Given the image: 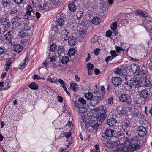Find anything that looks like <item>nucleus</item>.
I'll use <instances>...</instances> for the list:
<instances>
[{
    "label": "nucleus",
    "instance_id": "nucleus-1",
    "mask_svg": "<svg viewBox=\"0 0 152 152\" xmlns=\"http://www.w3.org/2000/svg\"><path fill=\"white\" fill-rule=\"evenodd\" d=\"M78 101L80 103L76 102H75L74 103L75 110L78 112L80 121L82 127L86 128L88 126V122L89 120L88 118V116L87 109L83 107L84 105L86 104V101L82 97L79 98Z\"/></svg>",
    "mask_w": 152,
    "mask_h": 152
},
{
    "label": "nucleus",
    "instance_id": "nucleus-2",
    "mask_svg": "<svg viewBox=\"0 0 152 152\" xmlns=\"http://www.w3.org/2000/svg\"><path fill=\"white\" fill-rule=\"evenodd\" d=\"M129 143L128 147L121 145L114 152H133L140 148V141L138 137H133L129 140Z\"/></svg>",
    "mask_w": 152,
    "mask_h": 152
},
{
    "label": "nucleus",
    "instance_id": "nucleus-3",
    "mask_svg": "<svg viewBox=\"0 0 152 152\" xmlns=\"http://www.w3.org/2000/svg\"><path fill=\"white\" fill-rule=\"evenodd\" d=\"M94 111L97 112V116L96 117L98 119H99V121L102 119H105L107 116L106 113L107 108L102 105L94 109Z\"/></svg>",
    "mask_w": 152,
    "mask_h": 152
},
{
    "label": "nucleus",
    "instance_id": "nucleus-4",
    "mask_svg": "<svg viewBox=\"0 0 152 152\" xmlns=\"http://www.w3.org/2000/svg\"><path fill=\"white\" fill-rule=\"evenodd\" d=\"M92 120L89 123V125L93 129L97 131L99 128V124L98 122L99 121V119H98L95 116H92Z\"/></svg>",
    "mask_w": 152,
    "mask_h": 152
},
{
    "label": "nucleus",
    "instance_id": "nucleus-5",
    "mask_svg": "<svg viewBox=\"0 0 152 152\" xmlns=\"http://www.w3.org/2000/svg\"><path fill=\"white\" fill-rule=\"evenodd\" d=\"M115 74L121 76L123 78H125L126 79L128 78L130 79V76L127 75L124 72V68L121 67H118L115 69Z\"/></svg>",
    "mask_w": 152,
    "mask_h": 152
},
{
    "label": "nucleus",
    "instance_id": "nucleus-6",
    "mask_svg": "<svg viewBox=\"0 0 152 152\" xmlns=\"http://www.w3.org/2000/svg\"><path fill=\"white\" fill-rule=\"evenodd\" d=\"M86 98L89 100L95 102L94 104H97L99 101V97L98 96H93L92 93L88 92L85 95Z\"/></svg>",
    "mask_w": 152,
    "mask_h": 152
},
{
    "label": "nucleus",
    "instance_id": "nucleus-7",
    "mask_svg": "<svg viewBox=\"0 0 152 152\" xmlns=\"http://www.w3.org/2000/svg\"><path fill=\"white\" fill-rule=\"evenodd\" d=\"M107 145L111 148H115L118 145V142L115 138L111 137L107 140Z\"/></svg>",
    "mask_w": 152,
    "mask_h": 152
},
{
    "label": "nucleus",
    "instance_id": "nucleus-8",
    "mask_svg": "<svg viewBox=\"0 0 152 152\" xmlns=\"http://www.w3.org/2000/svg\"><path fill=\"white\" fill-rule=\"evenodd\" d=\"M136 74L138 75V77L139 78V80L141 81V79H143L146 77L147 74L145 71L140 69H137L135 72Z\"/></svg>",
    "mask_w": 152,
    "mask_h": 152
},
{
    "label": "nucleus",
    "instance_id": "nucleus-9",
    "mask_svg": "<svg viewBox=\"0 0 152 152\" xmlns=\"http://www.w3.org/2000/svg\"><path fill=\"white\" fill-rule=\"evenodd\" d=\"M140 82V81L139 80H134V79H131V82H130V83H129V90L130 91L132 88L134 89L141 86Z\"/></svg>",
    "mask_w": 152,
    "mask_h": 152
},
{
    "label": "nucleus",
    "instance_id": "nucleus-10",
    "mask_svg": "<svg viewBox=\"0 0 152 152\" xmlns=\"http://www.w3.org/2000/svg\"><path fill=\"white\" fill-rule=\"evenodd\" d=\"M26 15L24 17L25 18H27V19L30 20L31 19L30 17L32 13H33L34 11L33 10L32 8L30 5H27L26 7Z\"/></svg>",
    "mask_w": 152,
    "mask_h": 152
},
{
    "label": "nucleus",
    "instance_id": "nucleus-11",
    "mask_svg": "<svg viewBox=\"0 0 152 152\" xmlns=\"http://www.w3.org/2000/svg\"><path fill=\"white\" fill-rule=\"evenodd\" d=\"M52 6L50 3L46 2L40 3L39 4L38 8L40 10H48L52 8Z\"/></svg>",
    "mask_w": 152,
    "mask_h": 152
},
{
    "label": "nucleus",
    "instance_id": "nucleus-12",
    "mask_svg": "<svg viewBox=\"0 0 152 152\" xmlns=\"http://www.w3.org/2000/svg\"><path fill=\"white\" fill-rule=\"evenodd\" d=\"M120 101L122 102H126L128 104L131 103V99L130 97L127 96L125 94H121L119 97Z\"/></svg>",
    "mask_w": 152,
    "mask_h": 152
},
{
    "label": "nucleus",
    "instance_id": "nucleus-13",
    "mask_svg": "<svg viewBox=\"0 0 152 152\" xmlns=\"http://www.w3.org/2000/svg\"><path fill=\"white\" fill-rule=\"evenodd\" d=\"M20 20L19 17L17 15L12 18L11 21L13 26L18 27L21 25V22Z\"/></svg>",
    "mask_w": 152,
    "mask_h": 152
},
{
    "label": "nucleus",
    "instance_id": "nucleus-14",
    "mask_svg": "<svg viewBox=\"0 0 152 152\" xmlns=\"http://www.w3.org/2000/svg\"><path fill=\"white\" fill-rule=\"evenodd\" d=\"M137 131L139 136L141 137L145 136L147 133L146 128L142 126H139Z\"/></svg>",
    "mask_w": 152,
    "mask_h": 152
},
{
    "label": "nucleus",
    "instance_id": "nucleus-15",
    "mask_svg": "<svg viewBox=\"0 0 152 152\" xmlns=\"http://www.w3.org/2000/svg\"><path fill=\"white\" fill-rule=\"evenodd\" d=\"M139 93L141 97L144 99L145 100H147L149 93L148 89H144L140 91Z\"/></svg>",
    "mask_w": 152,
    "mask_h": 152
},
{
    "label": "nucleus",
    "instance_id": "nucleus-16",
    "mask_svg": "<svg viewBox=\"0 0 152 152\" xmlns=\"http://www.w3.org/2000/svg\"><path fill=\"white\" fill-rule=\"evenodd\" d=\"M140 85L141 86H145L150 88H152V85L150 83L149 80L146 77L145 78L141 79L140 81Z\"/></svg>",
    "mask_w": 152,
    "mask_h": 152
},
{
    "label": "nucleus",
    "instance_id": "nucleus-17",
    "mask_svg": "<svg viewBox=\"0 0 152 152\" xmlns=\"http://www.w3.org/2000/svg\"><path fill=\"white\" fill-rule=\"evenodd\" d=\"M111 81L114 85L118 86L121 84L122 79L118 77H114L112 78Z\"/></svg>",
    "mask_w": 152,
    "mask_h": 152
},
{
    "label": "nucleus",
    "instance_id": "nucleus-18",
    "mask_svg": "<svg viewBox=\"0 0 152 152\" xmlns=\"http://www.w3.org/2000/svg\"><path fill=\"white\" fill-rule=\"evenodd\" d=\"M135 14L137 16L141 18H145L148 16V13L146 11H137Z\"/></svg>",
    "mask_w": 152,
    "mask_h": 152
},
{
    "label": "nucleus",
    "instance_id": "nucleus-19",
    "mask_svg": "<svg viewBox=\"0 0 152 152\" xmlns=\"http://www.w3.org/2000/svg\"><path fill=\"white\" fill-rule=\"evenodd\" d=\"M117 122L116 119L113 118H110L107 119V123L110 126H114Z\"/></svg>",
    "mask_w": 152,
    "mask_h": 152
},
{
    "label": "nucleus",
    "instance_id": "nucleus-20",
    "mask_svg": "<svg viewBox=\"0 0 152 152\" xmlns=\"http://www.w3.org/2000/svg\"><path fill=\"white\" fill-rule=\"evenodd\" d=\"M119 107H117L116 109L118 111V114L120 115H123L126 114V107L123 106L120 110H119Z\"/></svg>",
    "mask_w": 152,
    "mask_h": 152
},
{
    "label": "nucleus",
    "instance_id": "nucleus-21",
    "mask_svg": "<svg viewBox=\"0 0 152 152\" xmlns=\"http://www.w3.org/2000/svg\"><path fill=\"white\" fill-rule=\"evenodd\" d=\"M29 59L26 58L24 60L22 61L20 64L19 68L20 69H23L26 66L28 62Z\"/></svg>",
    "mask_w": 152,
    "mask_h": 152
},
{
    "label": "nucleus",
    "instance_id": "nucleus-22",
    "mask_svg": "<svg viewBox=\"0 0 152 152\" xmlns=\"http://www.w3.org/2000/svg\"><path fill=\"white\" fill-rule=\"evenodd\" d=\"M64 20L61 16L56 20V26L57 27H61L62 26L64 25Z\"/></svg>",
    "mask_w": 152,
    "mask_h": 152
},
{
    "label": "nucleus",
    "instance_id": "nucleus-23",
    "mask_svg": "<svg viewBox=\"0 0 152 152\" xmlns=\"http://www.w3.org/2000/svg\"><path fill=\"white\" fill-rule=\"evenodd\" d=\"M129 78L130 79L128 78L129 80L128 79H126L125 78H123V79H124L123 80V86H124L128 91L129 90V83H130V82L131 81V79L130 77Z\"/></svg>",
    "mask_w": 152,
    "mask_h": 152
},
{
    "label": "nucleus",
    "instance_id": "nucleus-24",
    "mask_svg": "<svg viewBox=\"0 0 152 152\" xmlns=\"http://www.w3.org/2000/svg\"><path fill=\"white\" fill-rule=\"evenodd\" d=\"M70 87L71 89L74 91H76L78 88L77 84L75 82L70 83Z\"/></svg>",
    "mask_w": 152,
    "mask_h": 152
},
{
    "label": "nucleus",
    "instance_id": "nucleus-25",
    "mask_svg": "<svg viewBox=\"0 0 152 152\" xmlns=\"http://www.w3.org/2000/svg\"><path fill=\"white\" fill-rule=\"evenodd\" d=\"M105 134L107 137H112L114 134V130L107 129L105 132Z\"/></svg>",
    "mask_w": 152,
    "mask_h": 152
},
{
    "label": "nucleus",
    "instance_id": "nucleus-26",
    "mask_svg": "<svg viewBox=\"0 0 152 152\" xmlns=\"http://www.w3.org/2000/svg\"><path fill=\"white\" fill-rule=\"evenodd\" d=\"M46 80L47 82H50L51 83H57L58 81V80L56 77H53L52 78H51L50 76H49Z\"/></svg>",
    "mask_w": 152,
    "mask_h": 152
},
{
    "label": "nucleus",
    "instance_id": "nucleus-27",
    "mask_svg": "<svg viewBox=\"0 0 152 152\" xmlns=\"http://www.w3.org/2000/svg\"><path fill=\"white\" fill-rule=\"evenodd\" d=\"M68 40V43L70 45H74L76 42L75 38L73 36L69 37Z\"/></svg>",
    "mask_w": 152,
    "mask_h": 152
},
{
    "label": "nucleus",
    "instance_id": "nucleus-28",
    "mask_svg": "<svg viewBox=\"0 0 152 152\" xmlns=\"http://www.w3.org/2000/svg\"><path fill=\"white\" fill-rule=\"evenodd\" d=\"M14 50L16 52L19 53L22 50L23 47L20 44H17L15 45L14 46Z\"/></svg>",
    "mask_w": 152,
    "mask_h": 152
},
{
    "label": "nucleus",
    "instance_id": "nucleus-29",
    "mask_svg": "<svg viewBox=\"0 0 152 152\" xmlns=\"http://www.w3.org/2000/svg\"><path fill=\"white\" fill-rule=\"evenodd\" d=\"M5 38L7 41L9 42H11L13 38L10 32H8L5 35Z\"/></svg>",
    "mask_w": 152,
    "mask_h": 152
},
{
    "label": "nucleus",
    "instance_id": "nucleus-30",
    "mask_svg": "<svg viewBox=\"0 0 152 152\" xmlns=\"http://www.w3.org/2000/svg\"><path fill=\"white\" fill-rule=\"evenodd\" d=\"M100 18L98 17H95L92 20L91 22L93 24L98 25L100 22Z\"/></svg>",
    "mask_w": 152,
    "mask_h": 152
},
{
    "label": "nucleus",
    "instance_id": "nucleus-31",
    "mask_svg": "<svg viewBox=\"0 0 152 152\" xmlns=\"http://www.w3.org/2000/svg\"><path fill=\"white\" fill-rule=\"evenodd\" d=\"M124 45V43H121V47L119 46H115V50L117 53H118L120 51H125V49L124 48V46H122Z\"/></svg>",
    "mask_w": 152,
    "mask_h": 152
},
{
    "label": "nucleus",
    "instance_id": "nucleus-32",
    "mask_svg": "<svg viewBox=\"0 0 152 152\" xmlns=\"http://www.w3.org/2000/svg\"><path fill=\"white\" fill-rule=\"evenodd\" d=\"M68 7L69 10L72 12L74 11L76 8L75 4L74 3H71L68 5Z\"/></svg>",
    "mask_w": 152,
    "mask_h": 152
},
{
    "label": "nucleus",
    "instance_id": "nucleus-33",
    "mask_svg": "<svg viewBox=\"0 0 152 152\" xmlns=\"http://www.w3.org/2000/svg\"><path fill=\"white\" fill-rule=\"evenodd\" d=\"M28 86L31 89L33 90H37L38 88L37 85L35 82L31 83Z\"/></svg>",
    "mask_w": 152,
    "mask_h": 152
},
{
    "label": "nucleus",
    "instance_id": "nucleus-34",
    "mask_svg": "<svg viewBox=\"0 0 152 152\" xmlns=\"http://www.w3.org/2000/svg\"><path fill=\"white\" fill-rule=\"evenodd\" d=\"M48 57L50 58V61L53 62L55 61L57 58V56L56 55L54 54L53 56H52L51 55V53L49 54Z\"/></svg>",
    "mask_w": 152,
    "mask_h": 152
},
{
    "label": "nucleus",
    "instance_id": "nucleus-35",
    "mask_svg": "<svg viewBox=\"0 0 152 152\" xmlns=\"http://www.w3.org/2000/svg\"><path fill=\"white\" fill-rule=\"evenodd\" d=\"M2 3L4 7L9 6L11 4V0H2Z\"/></svg>",
    "mask_w": 152,
    "mask_h": 152
},
{
    "label": "nucleus",
    "instance_id": "nucleus-36",
    "mask_svg": "<svg viewBox=\"0 0 152 152\" xmlns=\"http://www.w3.org/2000/svg\"><path fill=\"white\" fill-rule=\"evenodd\" d=\"M58 53L59 55H61L63 54L64 52V49L62 46H59L58 47V50H57Z\"/></svg>",
    "mask_w": 152,
    "mask_h": 152
},
{
    "label": "nucleus",
    "instance_id": "nucleus-37",
    "mask_svg": "<svg viewBox=\"0 0 152 152\" xmlns=\"http://www.w3.org/2000/svg\"><path fill=\"white\" fill-rule=\"evenodd\" d=\"M57 48V45L54 43H53L50 46V50L51 52L52 53H53L55 54V50Z\"/></svg>",
    "mask_w": 152,
    "mask_h": 152
},
{
    "label": "nucleus",
    "instance_id": "nucleus-38",
    "mask_svg": "<svg viewBox=\"0 0 152 152\" xmlns=\"http://www.w3.org/2000/svg\"><path fill=\"white\" fill-rule=\"evenodd\" d=\"M75 50L74 48H71L68 51V54L70 56H72L75 54Z\"/></svg>",
    "mask_w": 152,
    "mask_h": 152
},
{
    "label": "nucleus",
    "instance_id": "nucleus-39",
    "mask_svg": "<svg viewBox=\"0 0 152 152\" xmlns=\"http://www.w3.org/2000/svg\"><path fill=\"white\" fill-rule=\"evenodd\" d=\"M110 53L111 55V56L113 58L116 57L119 54L115 50H111L110 51Z\"/></svg>",
    "mask_w": 152,
    "mask_h": 152
},
{
    "label": "nucleus",
    "instance_id": "nucleus-40",
    "mask_svg": "<svg viewBox=\"0 0 152 152\" xmlns=\"http://www.w3.org/2000/svg\"><path fill=\"white\" fill-rule=\"evenodd\" d=\"M69 61V59L68 57L65 56L63 57L61 60V62L63 64H66Z\"/></svg>",
    "mask_w": 152,
    "mask_h": 152
},
{
    "label": "nucleus",
    "instance_id": "nucleus-41",
    "mask_svg": "<svg viewBox=\"0 0 152 152\" xmlns=\"http://www.w3.org/2000/svg\"><path fill=\"white\" fill-rule=\"evenodd\" d=\"M117 23L116 22H113L111 25V28L112 30H115L116 28Z\"/></svg>",
    "mask_w": 152,
    "mask_h": 152
},
{
    "label": "nucleus",
    "instance_id": "nucleus-42",
    "mask_svg": "<svg viewBox=\"0 0 152 152\" xmlns=\"http://www.w3.org/2000/svg\"><path fill=\"white\" fill-rule=\"evenodd\" d=\"M12 64V61L11 60H9L7 61L6 63V70L7 71L9 68L10 66Z\"/></svg>",
    "mask_w": 152,
    "mask_h": 152
},
{
    "label": "nucleus",
    "instance_id": "nucleus-43",
    "mask_svg": "<svg viewBox=\"0 0 152 152\" xmlns=\"http://www.w3.org/2000/svg\"><path fill=\"white\" fill-rule=\"evenodd\" d=\"M99 39V37L97 36H95L92 38L91 40V42L92 43L97 42Z\"/></svg>",
    "mask_w": 152,
    "mask_h": 152
},
{
    "label": "nucleus",
    "instance_id": "nucleus-44",
    "mask_svg": "<svg viewBox=\"0 0 152 152\" xmlns=\"http://www.w3.org/2000/svg\"><path fill=\"white\" fill-rule=\"evenodd\" d=\"M94 67V66L93 64L90 63H88L87 64V67L88 70L93 69Z\"/></svg>",
    "mask_w": 152,
    "mask_h": 152
},
{
    "label": "nucleus",
    "instance_id": "nucleus-45",
    "mask_svg": "<svg viewBox=\"0 0 152 152\" xmlns=\"http://www.w3.org/2000/svg\"><path fill=\"white\" fill-rule=\"evenodd\" d=\"M107 102L109 104L111 105L113 104V99L112 98H110L108 100Z\"/></svg>",
    "mask_w": 152,
    "mask_h": 152
},
{
    "label": "nucleus",
    "instance_id": "nucleus-46",
    "mask_svg": "<svg viewBox=\"0 0 152 152\" xmlns=\"http://www.w3.org/2000/svg\"><path fill=\"white\" fill-rule=\"evenodd\" d=\"M18 35L19 36L23 37H24L26 36V34L22 30H21L20 31Z\"/></svg>",
    "mask_w": 152,
    "mask_h": 152
},
{
    "label": "nucleus",
    "instance_id": "nucleus-47",
    "mask_svg": "<svg viewBox=\"0 0 152 152\" xmlns=\"http://www.w3.org/2000/svg\"><path fill=\"white\" fill-rule=\"evenodd\" d=\"M100 51V49L97 48L94 50V53L95 55L97 56L99 53Z\"/></svg>",
    "mask_w": 152,
    "mask_h": 152
},
{
    "label": "nucleus",
    "instance_id": "nucleus-48",
    "mask_svg": "<svg viewBox=\"0 0 152 152\" xmlns=\"http://www.w3.org/2000/svg\"><path fill=\"white\" fill-rule=\"evenodd\" d=\"M146 24L147 27H145V28L147 30H148V27H149V26L152 24V22L151 20H148V22L146 23Z\"/></svg>",
    "mask_w": 152,
    "mask_h": 152
},
{
    "label": "nucleus",
    "instance_id": "nucleus-49",
    "mask_svg": "<svg viewBox=\"0 0 152 152\" xmlns=\"http://www.w3.org/2000/svg\"><path fill=\"white\" fill-rule=\"evenodd\" d=\"M113 59V58L111 56H108L105 58V61H106L107 63H108V62L109 61L112 60Z\"/></svg>",
    "mask_w": 152,
    "mask_h": 152
},
{
    "label": "nucleus",
    "instance_id": "nucleus-50",
    "mask_svg": "<svg viewBox=\"0 0 152 152\" xmlns=\"http://www.w3.org/2000/svg\"><path fill=\"white\" fill-rule=\"evenodd\" d=\"M33 78L34 80H39L42 79V77H39L36 74H35L34 75Z\"/></svg>",
    "mask_w": 152,
    "mask_h": 152
},
{
    "label": "nucleus",
    "instance_id": "nucleus-51",
    "mask_svg": "<svg viewBox=\"0 0 152 152\" xmlns=\"http://www.w3.org/2000/svg\"><path fill=\"white\" fill-rule=\"evenodd\" d=\"M112 34V33L111 31L109 30L107 31L106 32V35L108 37H110Z\"/></svg>",
    "mask_w": 152,
    "mask_h": 152
},
{
    "label": "nucleus",
    "instance_id": "nucleus-52",
    "mask_svg": "<svg viewBox=\"0 0 152 152\" xmlns=\"http://www.w3.org/2000/svg\"><path fill=\"white\" fill-rule=\"evenodd\" d=\"M95 152H100V150L98 145H95Z\"/></svg>",
    "mask_w": 152,
    "mask_h": 152
},
{
    "label": "nucleus",
    "instance_id": "nucleus-53",
    "mask_svg": "<svg viewBox=\"0 0 152 152\" xmlns=\"http://www.w3.org/2000/svg\"><path fill=\"white\" fill-rule=\"evenodd\" d=\"M7 18H2L1 17V23L4 25V24L6 23V20Z\"/></svg>",
    "mask_w": 152,
    "mask_h": 152
},
{
    "label": "nucleus",
    "instance_id": "nucleus-54",
    "mask_svg": "<svg viewBox=\"0 0 152 152\" xmlns=\"http://www.w3.org/2000/svg\"><path fill=\"white\" fill-rule=\"evenodd\" d=\"M58 83L62 86H65V83L64 81L61 79H59L58 80Z\"/></svg>",
    "mask_w": 152,
    "mask_h": 152
},
{
    "label": "nucleus",
    "instance_id": "nucleus-55",
    "mask_svg": "<svg viewBox=\"0 0 152 152\" xmlns=\"http://www.w3.org/2000/svg\"><path fill=\"white\" fill-rule=\"evenodd\" d=\"M18 11L17 10H12L10 12V14L11 15H15L16 13Z\"/></svg>",
    "mask_w": 152,
    "mask_h": 152
},
{
    "label": "nucleus",
    "instance_id": "nucleus-56",
    "mask_svg": "<svg viewBox=\"0 0 152 152\" xmlns=\"http://www.w3.org/2000/svg\"><path fill=\"white\" fill-rule=\"evenodd\" d=\"M62 87L64 89V90L66 92V93L69 96L70 95V94L69 92L67 90L65 86H62Z\"/></svg>",
    "mask_w": 152,
    "mask_h": 152
},
{
    "label": "nucleus",
    "instance_id": "nucleus-57",
    "mask_svg": "<svg viewBox=\"0 0 152 152\" xmlns=\"http://www.w3.org/2000/svg\"><path fill=\"white\" fill-rule=\"evenodd\" d=\"M129 121H127L125 122L124 123V126H125L126 128H127L129 127Z\"/></svg>",
    "mask_w": 152,
    "mask_h": 152
},
{
    "label": "nucleus",
    "instance_id": "nucleus-58",
    "mask_svg": "<svg viewBox=\"0 0 152 152\" xmlns=\"http://www.w3.org/2000/svg\"><path fill=\"white\" fill-rule=\"evenodd\" d=\"M71 135V133L70 132L67 133L65 134L64 136L67 139L69 138Z\"/></svg>",
    "mask_w": 152,
    "mask_h": 152
},
{
    "label": "nucleus",
    "instance_id": "nucleus-59",
    "mask_svg": "<svg viewBox=\"0 0 152 152\" xmlns=\"http://www.w3.org/2000/svg\"><path fill=\"white\" fill-rule=\"evenodd\" d=\"M43 64L44 66L45 67L46 69L49 68L48 64L46 61H44L43 63Z\"/></svg>",
    "mask_w": 152,
    "mask_h": 152
},
{
    "label": "nucleus",
    "instance_id": "nucleus-60",
    "mask_svg": "<svg viewBox=\"0 0 152 152\" xmlns=\"http://www.w3.org/2000/svg\"><path fill=\"white\" fill-rule=\"evenodd\" d=\"M57 98L58 101L59 102H60V103L62 102L63 101V99L61 97L58 96L57 97Z\"/></svg>",
    "mask_w": 152,
    "mask_h": 152
},
{
    "label": "nucleus",
    "instance_id": "nucleus-61",
    "mask_svg": "<svg viewBox=\"0 0 152 152\" xmlns=\"http://www.w3.org/2000/svg\"><path fill=\"white\" fill-rule=\"evenodd\" d=\"M23 1V0H14V2L18 4L21 3Z\"/></svg>",
    "mask_w": 152,
    "mask_h": 152
},
{
    "label": "nucleus",
    "instance_id": "nucleus-62",
    "mask_svg": "<svg viewBox=\"0 0 152 152\" xmlns=\"http://www.w3.org/2000/svg\"><path fill=\"white\" fill-rule=\"evenodd\" d=\"M94 72L96 75H98L100 73V72L98 69L96 68L94 70Z\"/></svg>",
    "mask_w": 152,
    "mask_h": 152
},
{
    "label": "nucleus",
    "instance_id": "nucleus-63",
    "mask_svg": "<svg viewBox=\"0 0 152 152\" xmlns=\"http://www.w3.org/2000/svg\"><path fill=\"white\" fill-rule=\"evenodd\" d=\"M75 80L77 82H79L80 80V77L77 75H75Z\"/></svg>",
    "mask_w": 152,
    "mask_h": 152
},
{
    "label": "nucleus",
    "instance_id": "nucleus-64",
    "mask_svg": "<svg viewBox=\"0 0 152 152\" xmlns=\"http://www.w3.org/2000/svg\"><path fill=\"white\" fill-rule=\"evenodd\" d=\"M150 34L149 35L150 36L151 38H152V26L151 27V28L149 30H148Z\"/></svg>",
    "mask_w": 152,
    "mask_h": 152
}]
</instances>
